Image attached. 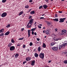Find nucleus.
Listing matches in <instances>:
<instances>
[{
  "label": "nucleus",
  "instance_id": "obj_18",
  "mask_svg": "<svg viewBox=\"0 0 67 67\" xmlns=\"http://www.w3.org/2000/svg\"><path fill=\"white\" fill-rule=\"evenodd\" d=\"M45 33L47 35L49 33V31L48 30H47L45 31Z\"/></svg>",
  "mask_w": 67,
  "mask_h": 67
},
{
  "label": "nucleus",
  "instance_id": "obj_40",
  "mask_svg": "<svg viewBox=\"0 0 67 67\" xmlns=\"http://www.w3.org/2000/svg\"><path fill=\"white\" fill-rule=\"evenodd\" d=\"M51 46H53V45H54V43L52 42L51 43Z\"/></svg>",
  "mask_w": 67,
  "mask_h": 67
},
{
  "label": "nucleus",
  "instance_id": "obj_24",
  "mask_svg": "<svg viewBox=\"0 0 67 67\" xmlns=\"http://www.w3.org/2000/svg\"><path fill=\"white\" fill-rule=\"evenodd\" d=\"M4 32V29H2L0 30V33H2V32Z\"/></svg>",
  "mask_w": 67,
  "mask_h": 67
},
{
  "label": "nucleus",
  "instance_id": "obj_59",
  "mask_svg": "<svg viewBox=\"0 0 67 67\" xmlns=\"http://www.w3.org/2000/svg\"><path fill=\"white\" fill-rule=\"evenodd\" d=\"M43 33H45V30L43 31Z\"/></svg>",
  "mask_w": 67,
  "mask_h": 67
},
{
  "label": "nucleus",
  "instance_id": "obj_7",
  "mask_svg": "<svg viewBox=\"0 0 67 67\" xmlns=\"http://www.w3.org/2000/svg\"><path fill=\"white\" fill-rule=\"evenodd\" d=\"M7 15V13H3L1 15L2 17H4Z\"/></svg>",
  "mask_w": 67,
  "mask_h": 67
},
{
  "label": "nucleus",
  "instance_id": "obj_19",
  "mask_svg": "<svg viewBox=\"0 0 67 67\" xmlns=\"http://www.w3.org/2000/svg\"><path fill=\"white\" fill-rule=\"evenodd\" d=\"M42 47H43V48H46V45H45V43H43Z\"/></svg>",
  "mask_w": 67,
  "mask_h": 67
},
{
  "label": "nucleus",
  "instance_id": "obj_58",
  "mask_svg": "<svg viewBox=\"0 0 67 67\" xmlns=\"http://www.w3.org/2000/svg\"><path fill=\"white\" fill-rule=\"evenodd\" d=\"M45 1L46 2H48V0H45Z\"/></svg>",
  "mask_w": 67,
  "mask_h": 67
},
{
  "label": "nucleus",
  "instance_id": "obj_34",
  "mask_svg": "<svg viewBox=\"0 0 67 67\" xmlns=\"http://www.w3.org/2000/svg\"><path fill=\"white\" fill-rule=\"evenodd\" d=\"M6 27H7V28H8V27H10V25L8 24L6 26Z\"/></svg>",
  "mask_w": 67,
  "mask_h": 67
},
{
  "label": "nucleus",
  "instance_id": "obj_29",
  "mask_svg": "<svg viewBox=\"0 0 67 67\" xmlns=\"http://www.w3.org/2000/svg\"><path fill=\"white\" fill-rule=\"evenodd\" d=\"M17 46H21V43H18L17 44Z\"/></svg>",
  "mask_w": 67,
  "mask_h": 67
},
{
  "label": "nucleus",
  "instance_id": "obj_47",
  "mask_svg": "<svg viewBox=\"0 0 67 67\" xmlns=\"http://www.w3.org/2000/svg\"><path fill=\"white\" fill-rule=\"evenodd\" d=\"M55 17H56V18H57L58 17L57 16V14H55Z\"/></svg>",
  "mask_w": 67,
  "mask_h": 67
},
{
  "label": "nucleus",
  "instance_id": "obj_42",
  "mask_svg": "<svg viewBox=\"0 0 67 67\" xmlns=\"http://www.w3.org/2000/svg\"><path fill=\"white\" fill-rule=\"evenodd\" d=\"M31 18H32V16H29V18H28L29 19H30Z\"/></svg>",
  "mask_w": 67,
  "mask_h": 67
},
{
  "label": "nucleus",
  "instance_id": "obj_10",
  "mask_svg": "<svg viewBox=\"0 0 67 67\" xmlns=\"http://www.w3.org/2000/svg\"><path fill=\"white\" fill-rule=\"evenodd\" d=\"M43 7L44 9H47V8L48 7V6H47L45 4L43 5Z\"/></svg>",
  "mask_w": 67,
  "mask_h": 67
},
{
  "label": "nucleus",
  "instance_id": "obj_48",
  "mask_svg": "<svg viewBox=\"0 0 67 67\" xmlns=\"http://www.w3.org/2000/svg\"><path fill=\"white\" fill-rule=\"evenodd\" d=\"M32 1H33L32 0H30L29 1V2H32Z\"/></svg>",
  "mask_w": 67,
  "mask_h": 67
},
{
  "label": "nucleus",
  "instance_id": "obj_6",
  "mask_svg": "<svg viewBox=\"0 0 67 67\" xmlns=\"http://www.w3.org/2000/svg\"><path fill=\"white\" fill-rule=\"evenodd\" d=\"M31 58H32L31 57H27L26 58V61L28 62L29 61H30L31 60Z\"/></svg>",
  "mask_w": 67,
  "mask_h": 67
},
{
  "label": "nucleus",
  "instance_id": "obj_57",
  "mask_svg": "<svg viewBox=\"0 0 67 67\" xmlns=\"http://www.w3.org/2000/svg\"><path fill=\"white\" fill-rule=\"evenodd\" d=\"M59 39V40H61L62 39L61 38H58Z\"/></svg>",
  "mask_w": 67,
  "mask_h": 67
},
{
  "label": "nucleus",
  "instance_id": "obj_1",
  "mask_svg": "<svg viewBox=\"0 0 67 67\" xmlns=\"http://www.w3.org/2000/svg\"><path fill=\"white\" fill-rule=\"evenodd\" d=\"M39 56L40 58L41 59H43L44 58V54L43 53H40Z\"/></svg>",
  "mask_w": 67,
  "mask_h": 67
},
{
  "label": "nucleus",
  "instance_id": "obj_21",
  "mask_svg": "<svg viewBox=\"0 0 67 67\" xmlns=\"http://www.w3.org/2000/svg\"><path fill=\"white\" fill-rule=\"evenodd\" d=\"M64 54L65 55V56H67V51H65L64 52Z\"/></svg>",
  "mask_w": 67,
  "mask_h": 67
},
{
  "label": "nucleus",
  "instance_id": "obj_55",
  "mask_svg": "<svg viewBox=\"0 0 67 67\" xmlns=\"http://www.w3.org/2000/svg\"><path fill=\"white\" fill-rule=\"evenodd\" d=\"M47 30H48V31H49V30H50V29H49V28H47Z\"/></svg>",
  "mask_w": 67,
  "mask_h": 67
},
{
  "label": "nucleus",
  "instance_id": "obj_56",
  "mask_svg": "<svg viewBox=\"0 0 67 67\" xmlns=\"http://www.w3.org/2000/svg\"><path fill=\"white\" fill-rule=\"evenodd\" d=\"M51 62H52V60H49L48 61V63H51Z\"/></svg>",
  "mask_w": 67,
  "mask_h": 67
},
{
  "label": "nucleus",
  "instance_id": "obj_9",
  "mask_svg": "<svg viewBox=\"0 0 67 67\" xmlns=\"http://www.w3.org/2000/svg\"><path fill=\"white\" fill-rule=\"evenodd\" d=\"M35 60H32L31 63V65H32V66H34V65L35 64Z\"/></svg>",
  "mask_w": 67,
  "mask_h": 67
},
{
  "label": "nucleus",
  "instance_id": "obj_61",
  "mask_svg": "<svg viewBox=\"0 0 67 67\" xmlns=\"http://www.w3.org/2000/svg\"><path fill=\"white\" fill-rule=\"evenodd\" d=\"M40 26H42V25L41 24H40L39 25Z\"/></svg>",
  "mask_w": 67,
  "mask_h": 67
},
{
  "label": "nucleus",
  "instance_id": "obj_16",
  "mask_svg": "<svg viewBox=\"0 0 67 67\" xmlns=\"http://www.w3.org/2000/svg\"><path fill=\"white\" fill-rule=\"evenodd\" d=\"M37 50L38 52H40L41 51V47H40V46H39L38 47L37 49Z\"/></svg>",
  "mask_w": 67,
  "mask_h": 67
},
{
  "label": "nucleus",
  "instance_id": "obj_14",
  "mask_svg": "<svg viewBox=\"0 0 67 67\" xmlns=\"http://www.w3.org/2000/svg\"><path fill=\"white\" fill-rule=\"evenodd\" d=\"M34 55L36 57H38V55L37 53H35Z\"/></svg>",
  "mask_w": 67,
  "mask_h": 67
},
{
  "label": "nucleus",
  "instance_id": "obj_43",
  "mask_svg": "<svg viewBox=\"0 0 67 67\" xmlns=\"http://www.w3.org/2000/svg\"><path fill=\"white\" fill-rule=\"evenodd\" d=\"M40 19H44V17H40Z\"/></svg>",
  "mask_w": 67,
  "mask_h": 67
},
{
  "label": "nucleus",
  "instance_id": "obj_22",
  "mask_svg": "<svg viewBox=\"0 0 67 67\" xmlns=\"http://www.w3.org/2000/svg\"><path fill=\"white\" fill-rule=\"evenodd\" d=\"M12 43H9L8 45V47H11V46H12Z\"/></svg>",
  "mask_w": 67,
  "mask_h": 67
},
{
  "label": "nucleus",
  "instance_id": "obj_8",
  "mask_svg": "<svg viewBox=\"0 0 67 67\" xmlns=\"http://www.w3.org/2000/svg\"><path fill=\"white\" fill-rule=\"evenodd\" d=\"M32 25V24L31 23H29L27 25V26L28 28H30L31 27V26Z\"/></svg>",
  "mask_w": 67,
  "mask_h": 67
},
{
  "label": "nucleus",
  "instance_id": "obj_20",
  "mask_svg": "<svg viewBox=\"0 0 67 67\" xmlns=\"http://www.w3.org/2000/svg\"><path fill=\"white\" fill-rule=\"evenodd\" d=\"M53 21L55 22V21H58V18H55V19H53Z\"/></svg>",
  "mask_w": 67,
  "mask_h": 67
},
{
  "label": "nucleus",
  "instance_id": "obj_13",
  "mask_svg": "<svg viewBox=\"0 0 67 67\" xmlns=\"http://www.w3.org/2000/svg\"><path fill=\"white\" fill-rule=\"evenodd\" d=\"M33 19L32 18H31V19H30V21L29 22V23H31L32 24V23H33Z\"/></svg>",
  "mask_w": 67,
  "mask_h": 67
},
{
  "label": "nucleus",
  "instance_id": "obj_32",
  "mask_svg": "<svg viewBox=\"0 0 67 67\" xmlns=\"http://www.w3.org/2000/svg\"><path fill=\"white\" fill-rule=\"evenodd\" d=\"M7 1V0H2V3H4V2H5Z\"/></svg>",
  "mask_w": 67,
  "mask_h": 67
},
{
  "label": "nucleus",
  "instance_id": "obj_64",
  "mask_svg": "<svg viewBox=\"0 0 67 67\" xmlns=\"http://www.w3.org/2000/svg\"><path fill=\"white\" fill-rule=\"evenodd\" d=\"M62 1H65V0H62Z\"/></svg>",
  "mask_w": 67,
  "mask_h": 67
},
{
  "label": "nucleus",
  "instance_id": "obj_2",
  "mask_svg": "<svg viewBox=\"0 0 67 67\" xmlns=\"http://www.w3.org/2000/svg\"><path fill=\"white\" fill-rule=\"evenodd\" d=\"M65 47V45L64 44H62L61 45L59 46V49L60 50L61 49V48H64Z\"/></svg>",
  "mask_w": 67,
  "mask_h": 67
},
{
  "label": "nucleus",
  "instance_id": "obj_52",
  "mask_svg": "<svg viewBox=\"0 0 67 67\" xmlns=\"http://www.w3.org/2000/svg\"><path fill=\"white\" fill-rule=\"evenodd\" d=\"M37 40L38 41H40V39L38 38H37Z\"/></svg>",
  "mask_w": 67,
  "mask_h": 67
},
{
  "label": "nucleus",
  "instance_id": "obj_17",
  "mask_svg": "<svg viewBox=\"0 0 67 67\" xmlns=\"http://www.w3.org/2000/svg\"><path fill=\"white\" fill-rule=\"evenodd\" d=\"M23 11L20 12L19 13L18 15L19 16L21 15H22V14H23Z\"/></svg>",
  "mask_w": 67,
  "mask_h": 67
},
{
  "label": "nucleus",
  "instance_id": "obj_44",
  "mask_svg": "<svg viewBox=\"0 0 67 67\" xmlns=\"http://www.w3.org/2000/svg\"><path fill=\"white\" fill-rule=\"evenodd\" d=\"M24 31V28H23V29H21V31Z\"/></svg>",
  "mask_w": 67,
  "mask_h": 67
},
{
  "label": "nucleus",
  "instance_id": "obj_5",
  "mask_svg": "<svg viewBox=\"0 0 67 67\" xmlns=\"http://www.w3.org/2000/svg\"><path fill=\"white\" fill-rule=\"evenodd\" d=\"M15 49V47L14 46H12L10 48V50L11 51H14Z\"/></svg>",
  "mask_w": 67,
  "mask_h": 67
},
{
  "label": "nucleus",
  "instance_id": "obj_31",
  "mask_svg": "<svg viewBox=\"0 0 67 67\" xmlns=\"http://www.w3.org/2000/svg\"><path fill=\"white\" fill-rule=\"evenodd\" d=\"M64 45H65H65H67V41H64Z\"/></svg>",
  "mask_w": 67,
  "mask_h": 67
},
{
  "label": "nucleus",
  "instance_id": "obj_38",
  "mask_svg": "<svg viewBox=\"0 0 67 67\" xmlns=\"http://www.w3.org/2000/svg\"><path fill=\"white\" fill-rule=\"evenodd\" d=\"M29 44H30V46H32V45H33V43H32V42H31Z\"/></svg>",
  "mask_w": 67,
  "mask_h": 67
},
{
  "label": "nucleus",
  "instance_id": "obj_45",
  "mask_svg": "<svg viewBox=\"0 0 67 67\" xmlns=\"http://www.w3.org/2000/svg\"><path fill=\"white\" fill-rule=\"evenodd\" d=\"M23 48H25V45H24L23 46Z\"/></svg>",
  "mask_w": 67,
  "mask_h": 67
},
{
  "label": "nucleus",
  "instance_id": "obj_62",
  "mask_svg": "<svg viewBox=\"0 0 67 67\" xmlns=\"http://www.w3.org/2000/svg\"><path fill=\"white\" fill-rule=\"evenodd\" d=\"M28 52H29L30 51V50H29V49H28V50H27Z\"/></svg>",
  "mask_w": 67,
  "mask_h": 67
},
{
  "label": "nucleus",
  "instance_id": "obj_39",
  "mask_svg": "<svg viewBox=\"0 0 67 67\" xmlns=\"http://www.w3.org/2000/svg\"><path fill=\"white\" fill-rule=\"evenodd\" d=\"M37 26L38 27L39 29H41V28H42V27H41V26H40L39 25H38Z\"/></svg>",
  "mask_w": 67,
  "mask_h": 67
},
{
  "label": "nucleus",
  "instance_id": "obj_3",
  "mask_svg": "<svg viewBox=\"0 0 67 67\" xmlns=\"http://www.w3.org/2000/svg\"><path fill=\"white\" fill-rule=\"evenodd\" d=\"M66 19V18L60 19V21H59V23H63V22H64V20H65Z\"/></svg>",
  "mask_w": 67,
  "mask_h": 67
},
{
  "label": "nucleus",
  "instance_id": "obj_41",
  "mask_svg": "<svg viewBox=\"0 0 67 67\" xmlns=\"http://www.w3.org/2000/svg\"><path fill=\"white\" fill-rule=\"evenodd\" d=\"M26 62H27L26 61H25V62H23V64H25V63H26Z\"/></svg>",
  "mask_w": 67,
  "mask_h": 67
},
{
  "label": "nucleus",
  "instance_id": "obj_15",
  "mask_svg": "<svg viewBox=\"0 0 67 67\" xmlns=\"http://www.w3.org/2000/svg\"><path fill=\"white\" fill-rule=\"evenodd\" d=\"M19 56V55L18 53H16L15 55V58H17L18 57V56Z\"/></svg>",
  "mask_w": 67,
  "mask_h": 67
},
{
  "label": "nucleus",
  "instance_id": "obj_28",
  "mask_svg": "<svg viewBox=\"0 0 67 67\" xmlns=\"http://www.w3.org/2000/svg\"><path fill=\"white\" fill-rule=\"evenodd\" d=\"M35 30H36V28H33V29H32L31 30V31H35Z\"/></svg>",
  "mask_w": 67,
  "mask_h": 67
},
{
  "label": "nucleus",
  "instance_id": "obj_30",
  "mask_svg": "<svg viewBox=\"0 0 67 67\" xmlns=\"http://www.w3.org/2000/svg\"><path fill=\"white\" fill-rule=\"evenodd\" d=\"M63 62L64 64H67V60H64Z\"/></svg>",
  "mask_w": 67,
  "mask_h": 67
},
{
  "label": "nucleus",
  "instance_id": "obj_4",
  "mask_svg": "<svg viewBox=\"0 0 67 67\" xmlns=\"http://www.w3.org/2000/svg\"><path fill=\"white\" fill-rule=\"evenodd\" d=\"M52 49L54 51H57V50H58V47H54L52 48Z\"/></svg>",
  "mask_w": 67,
  "mask_h": 67
},
{
  "label": "nucleus",
  "instance_id": "obj_33",
  "mask_svg": "<svg viewBox=\"0 0 67 67\" xmlns=\"http://www.w3.org/2000/svg\"><path fill=\"white\" fill-rule=\"evenodd\" d=\"M11 42L13 43H15V41H14L13 39H12L11 40Z\"/></svg>",
  "mask_w": 67,
  "mask_h": 67
},
{
  "label": "nucleus",
  "instance_id": "obj_37",
  "mask_svg": "<svg viewBox=\"0 0 67 67\" xmlns=\"http://www.w3.org/2000/svg\"><path fill=\"white\" fill-rule=\"evenodd\" d=\"M4 35V34L3 33H2L0 35V36H1Z\"/></svg>",
  "mask_w": 67,
  "mask_h": 67
},
{
  "label": "nucleus",
  "instance_id": "obj_63",
  "mask_svg": "<svg viewBox=\"0 0 67 67\" xmlns=\"http://www.w3.org/2000/svg\"><path fill=\"white\" fill-rule=\"evenodd\" d=\"M43 29L44 30V29H45V27H43Z\"/></svg>",
  "mask_w": 67,
  "mask_h": 67
},
{
  "label": "nucleus",
  "instance_id": "obj_26",
  "mask_svg": "<svg viewBox=\"0 0 67 67\" xmlns=\"http://www.w3.org/2000/svg\"><path fill=\"white\" fill-rule=\"evenodd\" d=\"M25 9H29V6L28 5H26L25 7Z\"/></svg>",
  "mask_w": 67,
  "mask_h": 67
},
{
  "label": "nucleus",
  "instance_id": "obj_11",
  "mask_svg": "<svg viewBox=\"0 0 67 67\" xmlns=\"http://www.w3.org/2000/svg\"><path fill=\"white\" fill-rule=\"evenodd\" d=\"M28 37L30 36V34H31L30 30H28Z\"/></svg>",
  "mask_w": 67,
  "mask_h": 67
},
{
  "label": "nucleus",
  "instance_id": "obj_12",
  "mask_svg": "<svg viewBox=\"0 0 67 67\" xmlns=\"http://www.w3.org/2000/svg\"><path fill=\"white\" fill-rule=\"evenodd\" d=\"M9 34H10V31H8L5 33L4 35L6 36V35H9Z\"/></svg>",
  "mask_w": 67,
  "mask_h": 67
},
{
  "label": "nucleus",
  "instance_id": "obj_23",
  "mask_svg": "<svg viewBox=\"0 0 67 67\" xmlns=\"http://www.w3.org/2000/svg\"><path fill=\"white\" fill-rule=\"evenodd\" d=\"M34 13H35V12L34 11H32L30 12L31 14H34Z\"/></svg>",
  "mask_w": 67,
  "mask_h": 67
},
{
  "label": "nucleus",
  "instance_id": "obj_54",
  "mask_svg": "<svg viewBox=\"0 0 67 67\" xmlns=\"http://www.w3.org/2000/svg\"><path fill=\"white\" fill-rule=\"evenodd\" d=\"M58 40H59V39L58 38H57L56 39V41H58Z\"/></svg>",
  "mask_w": 67,
  "mask_h": 67
},
{
  "label": "nucleus",
  "instance_id": "obj_27",
  "mask_svg": "<svg viewBox=\"0 0 67 67\" xmlns=\"http://www.w3.org/2000/svg\"><path fill=\"white\" fill-rule=\"evenodd\" d=\"M46 22H47V24L48 25H51V23L50 22L47 21Z\"/></svg>",
  "mask_w": 67,
  "mask_h": 67
},
{
  "label": "nucleus",
  "instance_id": "obj_51",
  "mask_svg": "<svg viewBox=\"0 0 67 67\" xmlns=\"http://www.w3.org/2000/svg\"><path fill=\"white\" fill-rule=\"evenodd\" d=\"M32 35H33V34H34V31H33L32 32Z\"/></svg>",
  "mask_w": 67,
  "mask_h": 67
},
{
  "label": "nucleus",
  "instance_id": "obj_60",
  "mask_svg": "<svg viewBox=\"0 0 67 67\" xmlns=\"http://www.w3.org/2000/svg\"><path fill=\"white\" fill-rule=\"evenodd\" d=\"M31 9H29V12H30V11H31Z\"/></svg>",
  "mask_w": 67,
  "mask_h": 67
},
{
  "label": "nucleus",
  "instance_id": "obj_50",
  "mask_svg": "<svg viewBox=\"0 0 67 67\" xmlns=\"http://www.w3.org/2000/svg\"><path fill=\"white\" fill-rule=\"evenodd\" d=\"M34 34L35 35H37V34H36V32H35L34 33Z\"/></svg>",
  "mask_w": 67,
  "mask_h": 67
},
{
  "label": "nucleus",
  "instance_id": "obj_35",
  "mask_svg": "<svg viewBox=\"0 0 67 67\" xmlns=\"http://www.w3.org/2000/svg\"><path fill=\"white\" fill-rule=\"evenodd\" d=\"M43 8V6H40L39 7V9H41V8Z\"/></svg>",
  "mask_w": 67,
  "mask_h": 67
},
{
  "label": "nucleus",
  "instance_id": "obj_49",
  "mask_svg": "<svg viewBox=\"0 0 67 67\" xmlns=\"http://www.w3.org/2000/svg\"><path fill=\"white\" fill-rule=\"evenodd\" d=\"M58 12L59 13H63V12L62 11H59Z\"/></svg>",
  "mask_w": 67,
  "mask_h": 67
},
{
  "label": "nucleus",
  "instance_id": "obj_46",
  "mask_svg": "<svg viewBox=\"0 0 67 67\" xmlns=\"http://www.w3.org/2000/svg\"><path fill=\"white\" fill-rule=\"evenodd\" d=\"M55 32H57V29H55Z\"/></svg>",
  "mask_w": 67,
  "mask_h": 67
},
{
  "label": "nucleus",
  "instance_id": "obj_25",
  "mask_svg": "<svg viewBox=\"0 0 67 67\" xmlns=\"http://www.w3.org/2000/svg\"><path fill=\"white\" fill-rule=\"evenodd\" d=\"M62 33H66L67 31L65 30H62Z\"/></svg>",
  "mask_w": 67,
  "mask_h": 67
},
{
  "label": "nucleus",
  "instance_id": "obj_53",
  "mask_svg": "<svg viewBox=\"0 0 67 67\" xmlns=\"http://www.w3.org/2000/svg\"><path fill=\"white\" fill-rule=\"evenodd\" d=\"M53 40L55 41H56V39H54L53 38Z\"/></svg>",
  "mask_w": 67,
  "mask_h": 67
},
{
  "label": "nucleus",
  "instance_id": "obj_36",
  "mask_svg": "<svg viewBox=\"0 0 67 67\" xmlns=\"http://www.w3.org/2000/svg\"><path fill=\"white\" fill-rule=\"evenodd\" d=\"M23 39H24V37H23L22 38H19V40H23Z\"/></svg>",
  "mask_w": 67,
  "mask_h": 67
}]
</instances>
